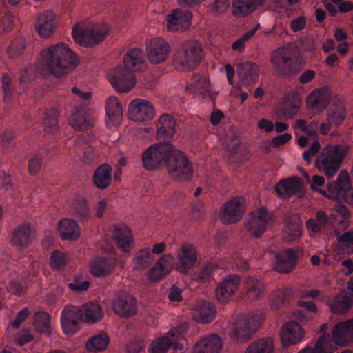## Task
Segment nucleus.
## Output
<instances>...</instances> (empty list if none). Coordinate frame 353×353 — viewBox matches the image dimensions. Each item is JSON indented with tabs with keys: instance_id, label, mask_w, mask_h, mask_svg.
I'll list each match as a JSON object with an SVG mask.
<instances>
[{
	"instance_id": "nucleus-12",
	"label": "nucleus",
	"mask_w": 353,
	"mask_h": 353,
	"mask_svg": "<svg viewBox=\"0 0 353 353\" xmlns=\"http://www.w3.org/2000/svg\"><path fill=\"white\" fill-rule=\"evenodd\" d=\"M256 320L253 314L241 315L236 318L231 328L232 337L239 341H247L255 332Z\"/></svg>"
},
{
	"instance_id": "nucleus-21",
	"label": "nucleus",
	"mask_w": 353,
	"mask_h": 353,
	"mask_svg": "<svg viewBox=\"0 0 353 353\" xmlns=\"http://www.w3.org/2000/svg\"><path fill=\"white\" fill-rule=\"evenodd\" d=\"M170 52L168 43L161 38H154L147 45V54L149 61L157 64L166 59Z\"/></svg>"
},
{
	"instance_id": "nucleus-11",
	"label": "nucleus",
	"mask_w": 353,
	"mask_h": 353,
	"mask_svg": "<svg viewBox=\"0 0 353 353\" xmlns=\"http://www.w3.org/2000/svg\"><path fill=\"white\" fill-rule=\"evenodd\" d=\"M128 114L132 121L142 123L152 120L156 116V110L148 101L137 98L129 103Z\"/></svg>"
},
{
	"instance_id": "nucleus-46",
	"label": "nucleus",
	"mask_w": 353,
	"mask_h": 353,
	"mask_svg": "<svg viewBox=\"0 0 353 353\" xmlns=\"http://www.w3.org/2000/svg\"><path fill=\"white\" fill-rule=\"evenodd\" d=\"M247 296L252 300H256L263 296V284L256 279L249 278L245 282Z\"/></svg>"
},
{
	"instance_id": "nucleus-35",
	"label": "nucleus",
	"mask_w": 353,
	"mask_h": 353,
	"mask_svg": "<svg viewBox=\"0 0 353 353\" xmlns=\"http://www.w3.org/2000/svg\"><path fill=\"white\" fill-rule=\"evenodd\" d=\"M112 168L108 164H103L94 172L92 181L99 189H105L111 183Z\"/></svg>"
},
{
	"instance_id": "nucleus-47",
	"label": "nucleus",
	"mask_w": 353,
	"mask_h": 353,
	"mask_svg": "<svg viewBox=\"0 0 353 353\" xmlns=\"http://www.w3.org/2000/svg\"><path fill=\"white\" fill-rule=\"evenodd\" d=\"M301 234V223L299 217H295L292 223H288L284 230V238L287 241H295Z\"/></svg>"
},
{
	"instance_id": "nucleus-8",
	"label": "nucleus",
	"mask_w": 353,
	"mask_h": 353,
	"mask_svg": "<svg viewBox=\"0 0 353 353\" xmlns=\"http://www.w3.org/2000/svg\"><path fill=\"white\" fill-rule=\"evenodd\" d=\"M327 196L332 200L345 201L353 205V188H351L347 170H341L336 182L329 185Z\"/></svg>"
},
{
	"instance_id": "nucleus-9",
	"label": "nucleus",
	"mask_w": 353,
	"mask_h": 353,
	"mask_svg": "<svg viewBox=\"0 0 353 353\" xmlns=\"http://www.w3.org/2000/svg\"><path fill=\"white\" fill-rule=\"evenodd\" d=\"M271 61L275 70L281 75L296 74L299 70L298 61L292 57V52L285 47L276 50Z\"/></svg>"
},
{
	"instance_id": "nucleus-62",
	"label": "nucleus",
	"mask_w": 353,
	"mask_h": 353,
	"mask_svg": "<svg viewBox=\"0 0 353 353\" xmlns=\"http://www.w3.org/2000/svg\"><path fill=\"white\" fill-rule=\"evenodd\" d=\"M230 5V0H214L212 4V10L216 14L224 12Z\"/></svg>"
},
{
	"instance_id": "nucleus-58",
	"label": "nucleus",
	"mask_w": 353,
	"mask_h": 353,
	"mask_svg": "<svg viewBox=\"0 0 353 353\" xmlns=\"http://www.w3.org/2000/svg\"><path fill=\"white\" fill-rule=\"evenodd\" d=\"M336 216L341 217V220L339 221L342 224H345L349 219L350 214L347 207L344 205H336L334 208Z\"/></svg>"
},
{
	"instance_id": "nucleus-24",
	"label": "nucleus",
	"mask_w": 353,
	"mask_h": 353,
	"mask_svg": "<svg viewBox=\"0 0 353 353\" xmlns=\"http://www.w3.org/2000/svg\"><path fill=\"white\" fill-rule=\"evenodd\" d=\"M105 112V123L108 128L119 126L121 123L123 107L116 97L112 96L107 99Z\"/></svg>"
},
{
	"instance_id": "nucleus-55",
	"label": "nucleus",
	"mask_w": 353,
	"mask_h": 353,
	"mask_svg": "<svg viewBox=\"0 0 353 353\" xmlns=\"http://www.w3.org/2000/svg\"><path fill=\"white\" fill-rule=\"evenodd\" d=\"M285 298V291L284 290H277L272 292L269 299V305L275 309L281 306Z\"/></svg>"
},
{
	"instance_id": "nucleus-41",
	"label": "nucleus",
	"mask_w": 353,
	"mask_h": 353,
	"mask_svg": "<svg viewBox=\"0 0 353 353\" xmlns=\"http://www.w3.org/2000/svg\"><path fill=\"white\" fill-rule=\"evenodd\" d=\"M70 212L73 216L82 221L88 220L91 216L88 201L83 197H77L73 201Z\"/></svg>"
},
{
	"instance_id": "nucleus-56",
	"label": "nucleus",
	"mask_w": 353,
	"mask_h": 353,
	"mask_svg": "<svg viewBox=\"0 0 353 353\" xmlns=\"http://www.w3.org/2000/svg\"><path fill=\"white\" fill-rule=\"evenodd\" d=\"M296 127L308 135H313L317 132L319 125L316 122H312L307 125L305 121L299 119L296 121Z\"/></svg>"
},
{
	"instance_id": "nucleus-19",
	"label": "nucleus",
	"mask_w": 353,
	"mask_h": 353,
	"mask_svg": "<svg viewBox=\"0 0 353 353\" xmlns=\"http://www.w3.org/2000/svg\"><path fill=\"white\" fill-rule=\"evenodd\" d=\"M112 309L121 317L132 316L137 312L136 299L128 294H119L112 301Z\"/></svg>"
},
{
	"instance_id": "nucleus-14",
	"label": "nucleus",
	"mask_w": 353,
	"mask_h": 353,
	"mask_svg": "<svg viewBox=\"0 0 353 353\" xmlns=\"http://www.w3.org/2000/svg\"><path fill=\"white\" fill-rule=\"evenodd\" d=\"M245 211L244 200L234 197L225 202L222 207L220 219L226 225L235 223L242 218Z\"/></svg>"
},
{
	"instance_id": "nucleus-49",
	"label": "nucleus",
	"mask_w": 353,
	"mask_h": 353,
	"mask_svg": "<svg viewBox=\"0 0 353 353\" xmlns=\"http://www.w3.org/2000/svg\"><path fill=\"white\" fill-rule=\"evenodd\" d=\"M314 348L317 353H334L336 349L329 334H323L316 341Z\"/></svg>"
},
{
	"instance_id": "nucleus-48",
	"label": "nucleus",
	"mask_w": 353,
	"mask_h": 353,
	"mask_svg": "<svg viewBox=\"0 0 353 353\" xmlns=\"http://www.w3.org/2000/svg\"><path fill=\"white\" fill-rule=\"evenodd\" d=\"M70 261L68 255L61 250H54L52 252L49 259L50 264L53 268L60 269L65 266Z\"/></svg>"
},
{
	"instance_id": "nucleus-63",
	"label": "nucleus",
	"mask_w": 353,
	"mask_h": 353,
	"mask_svg": "<svg viewBox=\"0 0 353 353\" xmlns=\"http://www.w3.org/2000/svg\"><path fill=\"white\" fill-rule=\"evenodd\" d=\"M69 288L76 292H81L88 290L90 286L89 281L86 280L75 279L73 282L68 284Z\"/></svg>"
},
{
	"instance_id": "nucleus-54",
	"label": "nucleus",
	"mask_w": 353,
	"mask_h": 353,
	"mask_svg": "<svg viewBox=\"0 0 353 353\" xmlns=\"http://www.w3.org/2000/svg\"><path fill=\"white\" fill-rule=\"evenodd\" d=\"M209 83L206 77L196 74L190 79L188 85L185 88H207Z\"/></svg>"
},
{
	"instance_id": "nucleus-27",
	"label": "nucleus",
	"mask_w": 353,
	"mask_h": 353,
	"mask_svg": "<svg viewBox=\"0 0 353 353\" xmlns=\"http://www.w3.org/2000/svg\"><path fill=\"white\" fill-rule=\"evenodd\" d=\"M117 260L115 257L104 258L97 257L94 259L90 265L91 274L95 277L105 276L115 269Z\"/></svg>"
},
{
	"instance_id": "nucleus-18",
	"label": "nucleus",
	"mask_w": 353,
	"mask_h": 353,
	"mask_svg": "<svg viewBox=\"0 0 353 353\" xmlns=\"http://www.w3.org/2000/svg\"><path fill=\"white\" fill-rule=\"evenodd\" d=\"M240 283V278L235 274L229 275L221 281L215 291L216 299L223 303H228L236 292Z\"/></svg>"
},
{
	"instance_id": "nucleus-10",
	"label": "nucleus",
	"mask_w": 353,
	"mask_h": 353,
	"mask_svg": "<svg viewBox=\"0 0 353 353\" xmlns=\"http://www.w3.org/2000/svg\"><path fill=\"white\" fill-rule=\"evenodd\" d=\"M188 326L183 323L170 330L167 335L154 340L148 349L150 353H167L171 345L178 349L177 343L182 339L183 333L188 331Z\"/></svg>"
},
{
	"instance_id": "nucleus-29",
	"label": "nucleus",
	"mask_w": 353,
	"mask_h": 353,
	"mask_svg": "<svg viewBox=\"0 0 353 353\" xmlns=\"http://www.w3.org/2000/svg\"><path fill=\"white\" fill-rule=\"evenodd\" d=\"M55 16L52 12H45L40 14L35 24V30L38 34L48 38L51 36L57 28Z\"/></svg>"
},
{
	"instance_id": "nucleus-36",
	"label": "nucleus",
	"mask_w": 353,
	"mask_h": 353,
	"mask_svg": "<svg viewBox=\"0 0 353 353\" xmlns=\"http://www.w3.org/2000/svg\"><path fill=\"white\" fill-rule=\"evenodd\" d=\"M274 350L275 343L273 338L267 336L252 342L246 348L245 353H274Z\"/></svg>"
},
{
	"instance_id": "nucleus-32",
	"label": "nucleus",
	"mask_w": 353,
	"mask_h": 353,
	"mask_svg": "<svg viewBox=\"0 0 353 353\" xmlns=\"http://www.w3.org/2000/svg\"><path fill=\"white\" fill-rule=\"evenodd\" d=\"M215 308L212 303L201 301L194 307L192 316L199 323H208L215 317Z\"/></svg>"
},
{
	"instance_id": "nucleus-45",
	"label": "nucleus",
	"mask_w": 353,
	"mask_h": 353,
	"mask_svg": "<svg viewBox=\"0 0 353 353\" xmlns=\"http://www.w3.org/2000/svg\"><path fill=\"white\" fill-rule=\"evenodd\" d=\"M109 343V337L104 332L92 336L86 343V349L90 352L104 350Z\"/></svg>"
},
{
	"instance_id": "nucleus-40",
	"label": "nucleus",
	"mask_w": 353,
	"mask_h": 353,
	"mask_svg": "<svg viewBox=\"0 0 353 353\" xmlns=\"http://www.w3.org/2000/svg\"><path fill=\"white\" fill-rule=\"evenodd\" d=\"M53 321L50 314L38 312L34 314V326L35 330L43 334H50L53 331Z\"/></svg>"
},
{
	"instance_id": "nucleus-50",
	"label": "nucleus",
	"mask_w": 353,
	"mask_h": 353,
	"mask_svg": "<svg viewBox=\"0 0 353 353\" xmlns=\"http://www.w3.org/2000/svg\"><path fill=\"white\" fill-rule=\"evenodd\" d=\"M58 113L55 110L46 113L43 120L44 130L46 133H54L58 130Z\"/></svg>"
},
{
	"instance_id": "nucleus-52",
	"label": "nucleus",
	"mask_w": 353,
	"mask_h": 353,
	"mask_svg": "<svg viewBox=\"0 0 353 353\" xmlns=\"http://www.w3.org/2000/svg\"><path fill=\"white\" fill-rule=\"evenodd\" d=\"M218 266L214 263H210L205 265L199 272L198 279L203 283L210 282L212 280L213 276Z\"/></svg>"
},
{
	"instance_id": "nucleus-7",
	"label": "nucleus",
	"mask_w": 353,
	"mask_h": 353,
	"mask_svg": "<svg viewBox=\"0 0 353 353\" xmlns=\"http://www.w3.org/2000/svg\"><path fill=\"white\" fill-rule=\"evenodd\" d=\"M105 28L83 27L76 25L72 32L74 40L82 46L92 47L101 42L108 34Z\"/></svg>"
},
{
	"instance_id": "nucleus-57",
	"label": "nucleus",
	"mask_w": 353,
	"mask_h": 353,
	"mask_svg": "<svg viewBox=\"0 0 353 353\" xmlns=\"http://www.w3.org/2000/svg\"><path fill=\"white\" fill-rule=\"evenodd\" d=\"M42 161V157L39 154H36L30 159L28 163V171L31 175H34L40 171Z\"/></svg>"
},
{
	"instance_id": "nucleus-33",
	"label": "nucleus",
	"mask_w": 353,
	"mask_h": 353,
	"mask_svg": "<svg viewBox=\"0 0 353 353\" xmlns=\"http://www.w3.org/2000/svg\"><path fill=\"white\" fill-rule=\"evenodd\" d=\"M176 121L173 117L163 114L159 118L157 134L160 139H170L175 133Z\"/></svg>"
},
{
	"instance_id": "nucleus-53",
	"label": "nucleus",
	"mask_w": 353,
	"mask_h": 353,
	"mask_svg": "<svg viewBox=\"0 0 353 353\" xmlns=\"http://www.w3.org/2000/svg\"><path fill=\"white\" fill-rule=\"evenodd\" d=\"M25 48L26 44L23 39H15L7 49L8 55L12 59H16L22 54Z\"/></svg>"
},
{
	"instance_id": "nucleus-13",
	"label": "nucleus",
	"mask_w": 353,
	"mask_h": 353,
	"mask_svg": "<svg viewBox=\"0 0 353 353\" xmlns=\"http://www.w3.org/2000/svg\"><path fill=\"white\" fill-rule=\"evenodd\" d=\"M198 255V250L194 244L183 243L177 250L176 270L180 273H186L196 265Z\"/></svg>"
},
{
	"instance_id": "nucleus-38",
	"label": "nucleus",
	"mask_w": 353,
	"mask_h": 353,
	"mask_svg": "<svg viewBox=\"0 0 353 353\" xmlns=\"http://www.w3.org/2000/svg\"><path fill=\"white\" fill-rule=\"evenodd\" d=\"M330 102V97L325 90H314L307 99V105L312 109L321 111Z\"/></svg>"
},
{
	"instance_id": "nucleus-15",
	"label": "nucleus",
	"mask_w": 353,
	"mask_h": 353,
	"mask_svg": "<svg viewBox=\"0 0 353 353\" xmlns=\"http://www.w3.org/2000/svg\"><path fill=\"white\" fill-rule=\"evenodd\" d=\"M34 233V228L30 223H23L11 231L9 243L19 249L26 248L32 243Z\"/></svg>"
},
{
	"instance_id": "nucleus-43",
	"label": "nucleus",
	"mask_w": 353,
	"mask_h": 353,
	"mask_svg": "<svg viewBox=\"0 0 353 353\" xmlns=\"http://www.w3.org/2000/svg\"><path fill=\"white\" fill-rule=\"evenodd\" d=\"M329 306L333 313L343 314L350 308L351 303L346 292H341L333 301L329 303Z\"/></svg>"
},
{
	"instance_id": "nucleus-31",
	"label": "nucleus",
	"mask_w": 353,
	"mask_h": 353,
	"mask_svg": "<svg viewBox=\"0 0 353 353\" xmlns=\"http://www.w3.org/2000/svg\"><path fill=\"white\" fill-rule=\"evenodd\" d=\"M297 252L288 249L279 252L276 255L275 269L280 272L288 273L296 263Z\"/></svg>"
},
{
	"instance_id": "nucleus-60",
	"label": "nucleus",
	"mask_w": 353,
	"mask_h": 353,
	"mask_svg": "<svg viewBox=\"0 0 353 353\" xmlns=\"http://www.w3.org/2000/svg\"><path fill=\"white\" fill-rule=\"evenodd\" d=\"M306 18L305 17H299L290 21V27L294 32L301 31L305 28Z\"/></svg>"
},
{
	"instance_id": "nucleus-59",
	"label": "nucleus",
	"mask_w": 353,
	"mask_h": 353,
	"mask_svg": "<svg viewBox=\"0 0 353 353\" xmlns=\"http://www.w3.org/2000/svg\"><path fill=\"white\" fill-rule=\"evenodd\" d=\"M36 77L34 69L32 67L26 68L21 70L20 81L21 83H28L32 81Z\"/></svg>"
},
{
	"instance_id": "nucleus-30",
	"label": "nucleus",
	"mask_w": 353,
	"mask_h": 353,
	"mask_svg": "<svg viewBox=\"0 0 353 353\" xmlns=\"http://www.w3.org/2000/svg\"><path fill=\"white\" fill-rule=\"evenodd\" d=\"M57 229L63 240L75 241L81 236V228L74 220L65 218L58 222Z\"/></svg>"
},
{
	"instance_id": "nucleus-64",
	"label": "nucleus",
	"mask_w": 353,
	"mask_h": 353,
	"mask_svg": "<svg viewBox=\"0 0 353 353\" xmlns=\"http://www.w3.org/2000/svg\"><path fill=\"white\" fill-rule=\"evenodd\" d=\"M165 276H166V274L163 273L159 267H157V264L150 270L148 274V279L152 282L158 281Z\"/></svg>"
},
{
	"instance_id": "nucleus-16",
	"label": "nucleus",
	"mask_w": 353,
	"mask_h": 353,
	"mask_svg": "<svg viewBox=\"0 0 353 353\" xmlns=\"http://www.w3.org/2000/svg\"><path fill=\"white\" fill-rule=\"evenodd\" d=\"M61 326L65 334L72 335L80 329L81 312L80 308L74 306H66L61 313Z\"/></svg>"
},
{
	"instance_id": "nucleus-4",
	"label": "nucleus",
	"mask_w": 353,
	"mask_h": 353,
	"mask_svg": "<svg viewBox=\"0 0 353 353\" xmlns=\"http://www.w3.org/2000/svg\"><path fill=\"white\" fill-rule=\"evenodd\" d=\"M347 152V147L339 145H330L323 148L321 157L316 159L319 170L327 176H333Z\"/></svg>"
},
{
	"instance_id": "nucleus-20",
	"label": "nucleus",
	"mask_w": 353,
	"mask_h": 353,
	"mask_svg": "<svg viewBox=\"0 0 353 353\" xmlns=\"http://www.w3.org/2000/svg\"><path fill=\"white\" fill-rule=\"evenodd\" d=\"M112 239L117 247L122 252H129L134 248V237L131 230L126 225H114Z\"/></svg>"
},
{
	"instance_id": "nucleus-44",
	"label": "nucleus",
	"mask_w": 353,
	"mask_h": 353,
	"mask_svg": "<svg viewBox=\"0 0 353 353\" xmlns=\"http://www.w3.org/2000/svg\"><path fill=\"white\" fill-rule=\"evenodd\" d=\"M154 257L148 249L137 252L132 259V266L135 270L147 268L154 261Z\"/></svg>"
},
{
	"instance_id": "nucleus-17",
	"label": "nucleus",
	"mask_w": 353,
	"mask_h": 353,
	"mask_svg": "<svg viewBox=\"0 0 353 353\" xmlns=\"http://www.w3.org/2000/svg\"><path fill=\"white\" fill-rule=\"evenodd\" d=\"M305 332L296 321L285 323L280 331L281 342L285 347L296 345L303 341Z\"/></svg>"
},
{
	"instance_id": "nucleus-22",
	"label": "nucleus",
	"mask_w": 353,
	"mask_h": 353,
	"mask_svg": "<svg viewBox=\"0 0 353 353\" xmlns=\"http://www.w3.org/2000/svg\"><path fill=\"white\" fill-rule=\"evenodd\" d=\"M192 19V12L189 10H173L167 17V28L170 31H178L188 28Z\"/></svg>"
},
{
	"instance_id": "nucleus-25",
	"label": "nucleus",
	"mask_w": 353,
	"mask_h": 353,
	"mask_svg": "<svg viewBox=\"0 0 353 353\" xmlns=\"http://www.w3.org/2000/svg\"><path fill=\"white\" fill-rule=\"evenodd\" d=\"M223 343L216 334H210L198 340L192 349V353H221Z\"/></svg>"
},
{
	"instance_id": "nucleus-1",
	"label": "nucleus",
	"mask_w": 353,
	"mask_h": 353,
	"mask_svg": "<svg viewBox=\"0 0 353 353\" xmlns=\"http://www.w3.org/2000/svg\"><path fill=\"white\" fill-rule=\"evenodd\" d=\"M143 165L152 170L163 163L169 173L178 180L191 178L193 172L184 153L168 143H155L148 147L142 154Z\"/></svg>"
},
{
	"instance_id": "nucleus-3",
	"label": "nucleus",
	"mask_w": 353,
	"mask_h": 353,
	"mask_svg": "<svg viewBox=\"0 0 353 353\" xmlns=\"http://www.w3.org/2000/svg\"><path fill=\"white\" fill-rule=\"evenodd\" d=\"M123 66H118L107 72V79L113 88H133L136 84L134 72L145 65L143 52L139 48L128 50L123 57Z\"/></svg>"
},
{
	"instance_id": "nucleus-39",
	"label": "nucleus",
	"mask_w": 353,
	"mask_h": 353,
	"mask_svg": "<svg viewBox=\"0 0 353 353\" xmlns=\"http://www.w3.org/2000/svg\"><path fill=\"white\" fill-rule=\"evenodd\" d=\"M261 0H233L232 14L235 17H245L253 11L257 7L258 3Z\"/></svg>"
},
{
	"instance_id": "nucleus-23",
	"label": "nucleus",
	"mask_w": 353,
	"mask_h": 353,
	"mask_svg": "<svg viewBox=\"0 0 353 353\" xmlns=\"http://www.w3.org/2000/svg\"><path fill=\"white\" fill-rule=\"evenodd\" d=\"M332 338L334 343L339 346H345L353 341V318L337 323L332 330Z\"/></svg>"
},
{
	"instance_id": "nucleus-5",
	"label": "nucleus",
	"mask_w": 353,
	"mask_h": 353,
	"mask_svg": "<svg viewBox=\"0 0 353 353\" xmlns=\"http://www.w3.org/2000/svg\"><path fill=\"white\" fill-rule=\"evenodd\" d=\"M274 222V215L265 208H257L244 220L245 231L253 237L261 236Z\"/></svg>"
},
{
	"instance_id": "nucleus-34",
	"label": "nucleus",
	"mask_w": 353,
	"mask_h": 353,
	"mask_svg": "<svg viewBox=\"0 0 353 353\" xmlns=\"http://www.w3.org/2000/svg\"><path fill=\"white\" fill-rule=\"evenodd\" d=\"M82 321L95 323L101 320L103 312L101 305L97 303H88L80 308Z\"/></svg>"
},
{
	"instance_id": "nucleus-6",
	"label": "nucleus",
	"mask_w": 353,
	"mask_h": 353,
	"mask_svg": "<svg viewBox=\"0 0 353 353\" xmlns=\"http://www.w3.org/2000/svg\"><path fill=\"white\" fill-rule=\"evenodd\" d=\"M203 57V50L199 42L188 41L176 55V67L182 70H192L201 62Z\"/></svg>"
},
{
	"instance_id": "nucleus-28",
	"label": "nucleus",
	"mask_w": 353,
	"mask_h": 353,
	"mask_svg": "<svg viewBox=\"0 0 353 353\" xmlns=\"http://www.w3.org/2000/svg\"><path fill=\"white\" fill-rule=\"evenodd\" d=\"M68 122L70 125L77 131L87 130L92 126V121L85 107H80L73 110Z\"/></svg>"
},
{
	"instance_id": "nucleus-2",
	"label": "nucleus",
	"mask_w": 353,
	"mask_h": 353,
	"mask_svg": "<svg viewBox=\"0 0 353 353\" xmlns=\"http://www.w3.org/2000/svg\"><path fill=\"white\" fill-rule=\"evenodd\" d=\"M40 63L54 76L60 77L71 72L77 66L79 59L65 44L58 43L41 52Z\"/></svg>"
},
{
	"instance_id": "nucleus-26",
	"label": "nucleus",
	"mask_w": 353,
	"mask_h": 353,
	"mask_svg": "<svg viewBox=\"0 0 353 353\" xmlns=\"http://www.w3.org/2000/svg\"><path fill=\"white\" fill-rule=\"evenodd\" d=\"M239 81L243 86H249L256 82L259 77V70L252 62H244L237 66Z\"/></svg>"
},
{
	"instance_id": "nucleus-42",
	"label": "nucleus",
	"mask_w": 353,
	"mask_h": 353,
	"mask_svg": "<svg viewBox=\"0 0 353 353\" xmlns=\"http://www.w3.org/2000/svg\"><path fill=\"white\" fill-rule=\"evenodd\" d=\"M301 105V100L298 94H294L292 96H289L283 105L281 116L286 119L292 118L297 114Z\"/></svg>"
},
{
	"instance_id": "nucleus-51",
	"label": "nucleus",
	"mask_w": 353,
	"mask_h": 353,
	"mask_svg": "<svg viewBox=\"0 0 353 353\" xmlns=\"http://www.w3.org/2000/svg\"><path fill=\"white\" fill-rule=\"evenodd\" d=\"M174 262V256L170 254L163 255L156 264L163 273L168 275L173 270Z\"/></svg>"
},
{
	"instance_id": "nucleus-37",
	"label": "nucleus",
	"mask_w": 353,
	"mask_h": 353,
	"mask_svg": "<svg viewBox=\"0 0 353 353\" xmlns=\"http://www.w3.org/2000/svg\"><path fill=\"white\" fill-rule=\"evenodd\" d=\"M301 188V181L297 177L284 179L275 185V191L281 196H289L297 192Z\"/></svg>"
},
{
	"instance_id": "nucleus-61",
	"label": "nucleus",
	"mask_w": 353,
	"mask_h": 353,
	"mask_svg": "<svg viewBox=\"0 0 353 353\" xmlns=\"http://www.w3.org/2000/svg\"><path fill=\"white\" fill-rule=\"evenodd\" d=\"M252 32H247L235 41L232 44V49L238 51L243 50L245 48V42L252 38Z\"/></svg>"
}]
</instances>
